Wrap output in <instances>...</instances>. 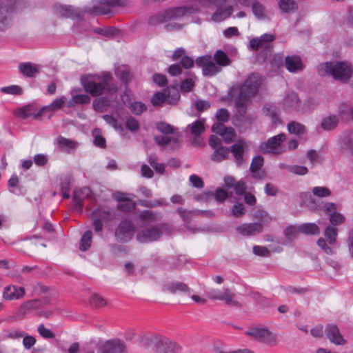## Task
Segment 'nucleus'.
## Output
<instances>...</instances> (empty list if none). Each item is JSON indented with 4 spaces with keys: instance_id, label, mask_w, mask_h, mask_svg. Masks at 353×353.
<instances>
[{
    "instance_id": "obj_1",
    "label": "nucleus",
    "mask_w": 353,
    "mask_h": 353,
    "mask_svg": "<svg viewBox=\"0 0 353 353\" xmlns=\"http://www.w3.org/2000/svg\"><path fill=\"white\" fill-rule=\"evenodd\" d=\"M262 83V76L254 72L248 77L243 84L236 83L230 88L228 97L234 99L238 112L234 120L235 125L240 127L241 123L251 125L255 121L253 115L246 114L247 105L258 94Z\"/></svg>"
},
{
    "instance_id": "obj_2",
    "label": "nucleus",
    "mask_w": 353,
    "mask_h": 353,
    "mask_svg": "<svg viewBox=\"0 0 353 353\" xmlns=\"http://www.w3.org/2000/svg\"><path fill=\"white\" fill-rule=\"evenodd\" d=\"M199 9L193 6L172 7L165 9L154 15L148 19V23L151 26H157L171 20H176L183 17L196 13Z\"/></svg>"
},
{
    "instance_id": "obj_3",
    "label": "nucleus",
    "mask_w": 353,
    "mask_h": 353,
    "mask_svg": "<svg viewBox=\"0 0 353 353\" xmlns=\"http://www.w3.org/2000/svg\"><path fill=\"white\" fill-rule=\"evenodd\" d=\"M28 4V0H0V31L8 28L12 14L22 11Z\"/></svg>"
},
{
    "instance_id": "obj_4",
    "label": "nucleus",
    "mask_w": 353,
    "mask_h": 353,
    "mask_svg": "<svg viewBox=\"0 0 353 353\" xmlns=\"http://www.w3.org/2000/svg\"><path fill=\"white\" fill-rule=\"evenodd\" d=\"M352 66L345 62H326L319 68L320 75H332L334 79L341 81H348L352 74Z\"/></svg>"
},
{
    "instance_id": "obj_5",
    "label": "nucleus",
    "mask_w": 353,
    "mask_h": 353,
    "mask_svg": "<svg viewBox=\"0 0 353 353\" xmlns=\"http://www.w3.org/2000/svg\"><path fill=\"white\" fill-rule=\"evenodd\" d=\"M169 230L167 223H161L141 229L137 234V240L141 243H150L159 241L163 233Z\"/></svg>"
},
{
    "instance_id": "obj_6",
    "label": "nucleus",
    "mask_w": 353,
    "mask_h": 353,
    "mask_svg": "<svg viewBox=\"0 0 353 353\" xmlns=\"http://www.w3.org/2000/svg\"><path fill=\"white\" fill-rule=\"evenodd\" d=\"M125 6V0H100L92 6L86 8V12L94 15H104L112 13L114 8Z\"/></svg>"
},
{
    "instance_id": "obj_7",
    "label": "nucleus",
    "mask_w": 353,
    "mask_h": 353,
    "mask_svg": "<svg viewBox=\"0 0 353 353\" xmlns=\"http://www.w3.org/2000/svg\"><path fill=\"white\" fill-rule=\"evenodd\" d=\"M111 78L110 74H106L103 77L102 82H96L92 78L89 77H82L81 81L86 92L92 96L97 97L101 95L104 92Z\"/></svg>"
},
{
    "instance_id": "obj_8",
    "label": "nucleus",
    "mask_w": 353,
    "mask_h": 353,
    "mask_svg": "<svg viewBox=\"0 0 353 353\" xmlns=\"http://www.w3.org/2000/svg\"><path fill=\"white\" fill-rule=\"evenodd\" d=\"M50 303V299L48 297L32 299L24 302L14 312V314L15 317L23 319L32 311L37 310L39 312L43 306L48 305Z\"/></svg>"
},
{
    "instance_id": "obj_9",
    "label": "nucleus",
    "mask_w": 353,
    "mask_h": 353,
    "mask_svg": "<svg viewBox=\"0 0 353 353\" xmlns=\"http://www.w3.org/2000/svg\"><path fill=\"white\" fill-rule=\"evenodd\" d=\"M245 334L268 345L277 344L276 335L264 327H251L245 332Z\"/></svg>"
},
{
    "instance_id": "obj_10",
    "label": "nucleus",
    "mask_w": 353,
    "mask_h": 353,
    "mask_svg": "<svg viewBox=\"0 0 353 353\" xmlns=\"http://www.w3.org/2000/svg\"><path fill=\"white\" fill-rule=\"evenodd\" d=\"M208 296L212 300L222 301L227 305L240 306L239 303L235 300V294L228 288L223 290L212 289L208 292Z\"/></svg>"
},
{
    "instance_id": "obj_11",
    "label": "nucleus",
    "mask_w": 353,
    "mask_h": 353,
    "mask_svg": "<svg viewBox=\"0 0 353 353\" xmlns=\"http://www.w3.org/2000/svg\"><path fill=\"white\" fill-rule=\"evenodd\" d=\"M134 232L133 223L130 220H123L116 228L114 235L118 242L127 243L132 239Z\"/></svg>"
},
{
    "instance_id": "obj_12",
    "label": "nucleus",
    "mask_w": 353,
    "mask_h": 353,
    "mask_svg": "<svg viewBox=\"0 0 353 353\" xmlns=\"http://www.w3.org/2000/svg\"><path fill=\"white\" fill-rule=\"evenodd\" d=\"M286 137L284 133H281L268 139L260 145V150L263 153H273L279 154L283 152L281 150V143L285 140Z\"/></svg>"
},
{
    "instance_id": "obj_13",
    "label": "nucleus",
    "mask_w": 353,
    "mask_h": 353,
    "mask_svg": "<svg viewBox=\"0 0 353 353\" xmlns=\"http://www.w3.org/2000/svg\"><path fill=\"white\" fill-rule=\"evenodd\" d=\"M197 66L202 68L203 74L212 77L221 71V68L212 60L210 56L199 57L196 59Z\"/></svg>"
},
{
    "instance_id": "obj_14",
    "label": "nucleus",
    "mask_w": 353,
    "mask_h": 353,
    "mask_svg": "<svg viewBox=\"0 0 353 353\" xmlns=\"http://www.w3.org/2000/svg\"><path fill=\"white\" fill-rule=\"evenodd\" d=\"M91 194V190L88 187L75 188L72 196V210L81 213L83 208V201Z\"/></svg>"
},
{
    "instance_id": "obj_15",
    "label": "nucleus",
    "mask_w": 353,
    "mask_h": 353,
    "mask_svg": "<svg viewBox=\"0 0 353 353\" xmlns=\"http://www.w3.org/2000/svg\"><path fill=\"white\" fill-rule=\"evenodd\" d=\"M126 346L124 341L114 339L107 341L101 347L100 353H124Z\"/></svg>"
},
{
    "instance_id": "obj_16",
    "label": "nucleus",
    "mask_w": 353,
    "mask_h": 353,
    "mask_svg": "<svg viewBox=\"0 0 353 353\" xmlns=\"http://www.w3.org/2000/svg\"><path fill=\"white\" fill-rule=\"evenodd\" d=\"M155 345L160 352H176L180 349L179 345L165 337H156Z\"/></svg>"
},
{
    "instance_id": "obj_17",
    "label": "nucleus",
    "mask_w": 353,
    "mask_h": 353,
    "mask_svg": "<svg viewBox=\"0 0 353 353\" xmlns=\"http://www.w3.org/2000/svg\"><path fill=\"white\" fill-rule=\"evenodd\" d=\"M236 230L243 236H254L263 231L261 223H243L237 227Z\"/></svg>"
},
{
    "instance_id": "obj_18",
    "label": "nucleus",
    "mask_w": 353,
    "mask_h": 353,
    "mask_svg": "<svg viewBox=\"0 0 353 353\" xmlns=\"http://www.w3.org/2000/svg\"><path fill=\"white\" fill-rule=\"evenodd\" d=\"M24 294V288L10 285L4 288L3 298L7 301L17 300L22 298Z\"/></svg>"
},
{
    "instance_id": "obj_19",
    "label": "nucleus",
    "mask_w": 353,
    "mask_h": 353,
    "mask_svg": "<svg viewBox=\"0 0 353 353\" xmlns=\"http://www.w3.org/2000/svg\"><path fill=\"white\" fill-rule=\"evenodd\" d=\"M325 334L332 343L343 345L346 343V341L341 334L338 327L335 325H327L325 328Z\"/></svg>"
},
{
    "instance_id": "obj_20",
    "label": "nucleus",
    "mask_w": 353,
    "mask_h": 353,
    "mask_svg": "<svg viewBox=\"0 0 353 353\" xmlns=\"http://www.w3.org/2000/svg\"><path fill=\"white\" fill-rule=\"evenodd\" d=\"M54 14L60 17L70 18L73 17L78 14L77 9L72 6L64 4H56L53 7Z\"/></svg>"
},
{
    "instance_id": "obj_21",
    "label": "nucleus",
    "mask_w": 353,
    "mask_h": 353,
    "mask_svg": "<svg viewBox=\"0 0 353 353\" xmlns=\"http://www.w3.org/2000/svg\"><path fill=\"white\" fill-rule=\"evenodd\" d=\"M245 146L246 143L244 141L239 140L237 143L229 148V152L233 154L238 165H241L244 163L243 154Z\"/></svg>"
},
{
    "instance_id": "obj_22",
    "label": "nucleus",
    "mask_w": 353,
    "mask_h": 353,
    "mask_svg": "<svg viewBox=\"0 0 353 353\" xmlns=\"http://www.w3.org/2000/svg\"><path fill=\"white\" fill-rule=\"evenodd\" d=\"M163 290L169 292L172 294H175L179 292L186 294H190V289L188 285L179 281H173L165 284L163 285Z\"/></svg>"
},
{
    "instance_id": "obj_23",
    "label": "nucleus",
    "mask_w": 353,
    "mask_h": 353,
    "mask_svg": "<svg viewBox=\"0 0 353 353\" xmlns=\"http://www.w3.org/2000/svg\"><path fill=\"white\" fill-rule=\"evenodd\" d=\"M233 12V8L232 6H228L225 8L219 7L216 11L212 14L211 20L216 23L223 21L227 18L230 17Z\"/></svg>"
},
{
    "instance_id": "obj_24",
    "label": "nucleus",
    "mask_w": 353,
    "mask_h": 353,
    "mask_svg": "<svg viewBox=\"0 0 353 353\" xmlns=\"http://www.w3.org/2000/svg\"><path fill=\"white\" fill-rule=\"evenodd\" d=\"M285 65L290 72H296L303 69L301 59L299 56H287L285 59Z\"/></svg>"
},
{
    "instance_id": "obj_25",
    "label": "nucleus",
    "mask_w": 353,
    "mask_h": 353,
    "mask_svg": "<svg viewBox=\"0 0 353 353\" xmlns=\"http://www.w3.org/2000/svg\"><path fill=\"white\" fill-rule=\"evenodd\" d=\"M65 103V98L61 97L59 99H54L49 105L43 107L37 113L34 114V119H39L44 112L47 111H55L61 109Z\"/></svg>"
},
{
    "instance_id": "obj_26",
    "label": "nucleus",
    "mask_w": 353,
    "mask_h": 353,
    "mask_svg": "<svg viewBox=\"0 0 353 353\" xmlns=\"http://www.w3.org/2000/svg\"><path fill=\"white\" fill-rule=\"evenodd\" d=\"M299 197L301 206H305L312 211H316L317 210L318 204L310 192H301L299 194Z\"/></svg>"
},
{
    "instance_id": "obj_27",
    "label": "nucleus",
    "mask_w": 353,
    "mask_h": 353,
    "mask_svg": "<svg viewBox=\"0 0 353 353\" xmlns=\"http://www.w3.org/2000/svg\"><path fill=\"white\" fill-rule=\"evenodd\" d=\"M299 99L295 92H288L283 99L284 109H296L299 106Z\"/></svg>"
},
{
    "instance_id": "obj_28",
    "label": "nucleus",
    "mask_w": 353,
    "mask_h": 353,
    "mask_svg": "<svg viewBox=\"0 0 353 353\" xmlns=\"http://www.w3.org/2000/svg\"><path fill=\"white\" fill-rule=\"evenodd\" d=\"M263 112L266 116L269 117L272 119L273 123L278 124L281 123L279 118V108L274 104H266L263 107Z\"/></svg>"
},
{
    "instance_id": "obj_29",
    "label": "nucleus",
    "mask_w": 353,
    "mask_h": 353,
    "mask_svg": "<svg viewBox=\"0 0 353 353\" xmlns=\"http://www.w3.org/2000/svg\"><path fill=\"white\" fill-rule=\"evenodd\" d=\"M19 70L23 76L29 78L34 77L39 72V67L30 62L20 63Z\"/></svg>"
},
{
    "instance_id": "obj_30",
    "label": "nucleus",
    "mask_w": 353,
    "mask_h": 353,
    "mask_svg": "<svg viewBox=\"0 0 353 353\" xmlns=\"http://www.w3.org/2000/svg\"><path fill=\"white\" fill-rule=\"evenodd\" d=\"M342 149L353 152V131H345L340 137Z\"/></svg>"
},
{
    "instance_id": "obj_31",
    "label": "nucleus",
    "mask_w": 353,
    "mask_h": 353,
    "mask_svg": "<svg viewBox=\"0 0 353 353\" xmlns=\"http://www.w3.org/2000/svg\"><path fill=\"white\" fill-rule=\"evenodd\" d=\"M299 232L307 235H318L320 234L319 226L314 223H306L298 227Z\"/></svg>"
},
{
    "instance_id": "obj_32",
    "label": "nucleus",
    "mask_w": 353,
    "mask_h": 353,
    "mask_svg": "<svg viewBox=\"0 0 353 353\" xmlns=\"http://www.w3.org/2000/svg\"><path fill=\"white\" fill-rule=\"evenodd\" d=\"M205 120L199 119L193 122L192 124H189L187 128L190 130V133L193 136H199L205 131Z\"/></svg>"
},
{
    "instance_id": "obj_33",
    "label": "nucleus",
    "mask_w": 353,
    "mask_h": 353,
    "mask_svg": "<svg viewBox=\"0 0 353 353\" xmlns=\"http://www.w3.org/2000/svg\"><path fill=\"white\" fill-rule=\"evenodd\" d=\"M214 60L219 67H225L229 65L231 60L226 54V53L221 50H218L214 54Z\"/></svg>"
},
{
    "instance_id": "obj_34",
    "label": "nucleus",
    "mask_w": 353,
    "mask_h": 353,
    "mask_svg": "<svg viewBox=\"0 0 353 353\" xmlns=\"http://www.w3.org/2000/svg\"><path fill=\"white\" fill-rule=\"evenodd\" d=\"M338 123V117L335 115H330L322 120L321 127L325 130H332L337 126Z\"/></svg>"
},
{
    "instance_id": "obj_35",
    "label": "nucleus",
    "mask_w": 353,
    "mask_h": 353,
    "mask_svg": "<svg viewBox=\"0 0 353 353\" xmlns=\"http://www.w3.org/2000/svg\"><path fill=\"white\" fill-rule=\"evenodd\" d=\"M228 152L229 148L223 146L218 147L211 155V159L216 162H220L227 158Z\"/></svg>"
},
{
    "instance_id": "obj_36",
    "label": "nucleus",
    "mask_w": 353,
    "mask_h": 353,
    "mask_svg": "<svg viewBox=\"0 0 353 353\" xmlns=\"http://www.w3.org/2000/svg\"><path fill=\"white\" fill-rule=\"evenodd\" d=\"M110 105V101L107 97H101L93 101L92 106L95 111L103 112Z\"/></svg>"
},
{
    "instance_id": "obj_37",
    "label": "nucleus",
    "mask_w": 353,
    "mask_h": 353,
    "mask_svg": "<svg viewBox=\"0 0 353 353\" xmlns=\"http://www.w3.org/2000/svg\"><path fill=\"white\" fill-rule=\"evenodd\" d=\"M92 232L90 230L86 231L82 236L80 241L79 249L81 251L88 250L92 243Z\"/></svg>"
},
{
    "instance_id": "obj_38",
    "label": "nucleus",
    "mask_w": 353,
    "mask_h": 353,
    "mask_svg": "<svg viewBox=\"0 0 353 353\" xmlns=\"http://www.w3.org/2000/svg\"><path fill=\"white\" fill-rule=\"evenodd\" d=\"M279 6L284 12H292L297 9V4L294 0H280Z\"/></svg>"
},
{
    "instance_id": "obj_39",
    "label": "nucleus",
    "mask_w": 353,
    "mask_h": 353,
    "mask_svg": "<svg viewBox=\"0 0 353 353\" xmlns=\"http://www.w3.org/2000/svg\"><path fill=\"white\" fill-rule=\"evenodd\" d=\"M92 218H96L102 221H107L110 219V212L103 208H97L92 212Z\"/></svg>"
},
{
    "instance_id": "obj_40",
    "label": "nucleus",
    "mask_w": 353,
    "mask_h": 353,
    "mask_svg": "<svg viewBox=\"0 0 353 353\" xmlns=\"http://www.w3.org/2000/svg\"><path fill=\"white\" fill-rule=\"evenodd\" d=\"M236 132L232 127H226V128L221 133V136L226 143H230L234 141L236 138Z\"/></svg>"
},
{
    "instance_id": "obj_41",
    "label": "nucleus",
    "mask_w": 353,
    "mask_h": 353,
    "mask_svg": "<svg viewBox=\"0 0 353 353\" xmlns=\"http://www.w3.org/2000/svg\"><path fill=\"white\" fill-rule=\"evenodd\" d=\"M288 130L290 133L295 134H303L305 132V126L296 121L289 123L288 125Z\"/></svg>"
},
{
    "instance_id": "obj_42",
    "label": "nucleus",
    "mask_w": 353,
    "mask_h": 353,
    "mask_svg": "<svg viewBox=\"0 0 353 353\" xmlns=\"http://www.w3.org/2000/svg\"><path fill=\"white\" fill-rule=\"evenodd\" d=\"M154 141L157 145L165 146L170 143L171 142H174V143H178V137H170L165 135H159L154 137Z\"/></svg>"
},
{
    "instance_id": "obj_43",
    "label": "nucleus",
    "mask_w": 353,
    "mask_h": 353,
    "mask_svg": "<svg viewBox=\"0 0 353 353\" xmlns=\"http://www.w3.org/2000/svg\"><path fill=\"white\" fill-rule=\"evenodd\" d=\"M324 235L330 244L334 243L337 236V230L336 228L329 225L325 228Z\"/></svg>"
},
{
    "instance_id": "obj_44",
    "label": "nucleus",
    "mask_w": 353,
    "mask_h": 353,
    "mask_svg": "<svg viewBox=\"0 0 353 353\" xmlns=\"http://www.w3.org/2000/svg\"><path fill=\"white\" fill-rule=\"evenodd\" d=\"M177 212L179 214L180 216L183 219V221L187 223L190 222L193 216H196L199 214V211H188L182 208H179L177 209Z\"/></svg>"
},
{
    "instance_id": "obj_45",
    "label": "nucleus",
    "mask_w": 353,
    "mask_h": 353,
    "mask_svg": "<svg viewBox=\"0 0 353 353\" xmlns=\"http://www.w3.org/2000/svg\"><path fill=\"white\" fill-rule=\"evenodd\" d=\"M166 89L164 90L163 92H156L152 98V103L154 106L161 105L164 102H166L167 95H166Z\"/></svg>"
},
{
    "instance_id": "obj_46",
    "label": "nucleus",
    "mask_w": 353,
    "mask_h": 353,
    "mask_svg": "<svg viewBox=\"0 0 353 353\" xmlns=\"http://www.w3.org/2000/svg\"><path fill=\"white\" fill-rule=\"evenodd\" d=\"M117 74L119 77L121 81L125 84V87H128V83L132 80L133 75L131 72L127 68L119 69L117 72Z\"/></svg>"
},
{
    "instance_id": "obj_47",
    "label": "nucleus",
    "mask_w": 353,
    "mask_h": 353,
    "mask_svg": "<svg viewBox=\"0 0 353 353\" xmlns=\"http://www.w3.org/2000/svg\"><path fill=\"white\" fill-rule=\"evenodd\" d=\"M157 129L164 134H174V128L172 125L165 122H158L156 124Z\"/></svg>"
},
{
    "instance_id": "obj_48",
    "label": "nucleus",
    "mask_w": 353,
    "mask_h": 353,
    "mask_svg": "<svg viewBox=\"0 0 353 353\" xmlns=\"http://www.w3.org/2000/svg\"><path fill=\"white\" fill-rule=\"evenodd\" d=\"M102 118L107 123L112 126L116 130L120 132L123 131V126L118 123V120L114 117L112 115L105 114L102 116Z\"/></svg>"
},
{
    "instance_id": "obj_49",
    "label": "nucleus",
    "mask_w": 353,
    "mask_h": 353,
    "mask_svg": "<svg viewBox=\"0 0 353 353\" xmlns=\"http://www.w3.org/2000/svg\"><path fill=\"white\" fill-rule=\"evenodd\" d=\"M166 102L169 104H176L180 98L179 92L175 89H166Z\"/></svg>"
},
{
    "instance_id": "obj_50",
    "label": "nucleus",
    "mask_w": 353,
    "mask_h": 353,
    "mask_svg": "<svg viewBox=\"0 0 353 353\" xmlns=\"http://www.w3.org/2000/svg\"><path fill=\"white\" fill-rule=\"evenodd\" d=\"M264 159L261 156H256L252 159L250 170L252 172H256L263 165Z\"/></svg>"
},
{
    "instance_id": "obj_51",
    "label": "nucleus",
    "mask_w": 353,
    "mask_h": 353,
    "mask_svg": "<svg viewBox=\"0 0 353 353\" xmlns=\"http://www.w3.org/2000/svg\"><path fill=\"white\" fill-rule=\"evenodd\" d=\"M1 91L5 94L21 95L23 93L22 88L16 85H12L7 87H3L1 88Z\"/></svg>"
},
{
    "instance_id": "obj_52",
    "label": "nucleus",
    "mask_w": 353,
    "mask_h": 353,
    "mask_svg": "<svg viewBox=\"0 0 353 353\" xmlns=\"http://www.w3.org/2000/svg\"><path fill=\"white\" fill-rule=\"evenodd\" d=\"M140 219L144 221H159L161 216H159L158 214L151 210H143L140 214Z\"/></svg>"
},
{
    "instance_id": "obj_53",
    "label": "nucleus",
    "mask_w": 353,
    "mask_h": 353,
    "mask_svg": "<svg viewBox=\"0 0 353 353\" xmlns=\"http://www.w3.org/2000/svg\"><path fill=\"white\" fill-rule=\"evenodd\" d=\"M252 10L254 14L259 19H262L265 17L264 12L265 8L263 5L259 2H255L252 4Z\"/></svg>"
},
{
    "instance_id": "obj_54",
    "label": "nucleus",
    "mask_w": 353,
    "mask_h": 353,
    "mask_svg": "<svg viewBox=\"0 0 353 353\" xmlns=\"http://www.w3.org/2000/svg\"><path fill=\"white\" fill-rule=\"evenodd\" d=\"M90 303L96 307H101L106 305V301L98 294H94L90 298Z\"/></svg>"
},
{
    "instance_id": "obj_55",
    "label": "nucleus",
    "mask_w": 353,
    "mask_h": 353,
    "mask_svg": "<svg viewBox=\"0 0 353 353\" xmlns=\"http://www.w3.org/2000/svg\"><path fill=\"white\" fill-rule=\"evenodd\" d=\"M139 121L132 117H129L125 121V128L131 132H137L139 129Z\"/></svg>"
},
{
    "instance_id": "obj_56",
    "label": "nucleus",
    "mask_w": 353,
    "mask_h": 353,
    "mask_svg": "<svg viewBox=\"0 0 353 353\" xmlns=\"http://www.w3.org/2000/svg\"><path fill=\"white\" fill-rule=\"evenodd\" d=\"M130 110L134 114L139 115L147 110V106L141 102H134L130 105Z\"/></svg>"
},
{
    "instance_id": "obj_57",
    "label": "nucleus",
    "mask_w": 353,
    "mask_h": 353,
    "mask_svg": "<svg viewBox=\"0 0 353 353\" xmlns=\"http://www.w3.org/2000/svg\"><path fill=\"white\" fill-rule=\"evenodd\" d=\"M287 170L291 173L297 174V175H305L307 173L308 170L305 166L301 165H292V166H286Z\"/></svg>"
},
{
    "instance_id": "obj_58",
    "label": "nucleus",
    "mask_w": 353,
    "mask_h": 353,
    "mask_svg": "<svg viewBox=\"0 0 353 353\" xmlns=\"http://www.w3.org/2000/svg\"><path fill=\"white\" fill-rule=\"evenodd\" d=\"M314 195L318 197H327L331 194L330 190L326 187L316 186L312 189Z\"/></svg>"
},
{
    "instance_id": "obj_59",
    "label": "nucleus",
    "mask_w": 353,
    "mask_h": 353,
    "mask_svg": "<svg viewBox=\"0 0 353 353\" xmlns=\"http://www.w3.org/2000/svg\"><path fill=\"white\" fill-rule=\"evenodd\" d=\"M37 331L44 339H54L55 337V334L50 329L46 328L43 324L38 326Z\"/></svg>"
},
{
    "instance_id": "obj_60",
    "label": "nucleus",
    "mask_w": 353,
    "mask_h": 353,
    "mask_svg": "<svg viewBox=\"0 0 353 353\" xmlns=\"http://www.w3.org/2000/svg\"><path fill=\"white\" fill-rule=\"evenodd\" d=\"M24 332L18 330H10L5 332L3 338L16 339L23 337Z\"/></svg>"
},
{
    "instance_id": "obj_61",
    "label": "nucleus",
    "mask_w": 353,
    "mask_h": 353,
    "mask_svg": "<svg viewBox=\"0 0 353 353\" xmlns=\"http://www.w3.org/2000/svg\"><path fill=\"white\" fill-rule=\"evenodd\" d=\"M232 214L235 217H241L245 214V206L242 203H237L232 208Z\"/></svg>"
},
{
    "instance_id": "obj_62",
    "label": "nucleus",
    "mask_w": 353,
    "mask_h": 353,
    "mask_svg": "<svg viewBox=\"0 0 353 353\" xmlns=\"http://www.w3.org/2000/svg\"><path fill=\"white\" fill-rule=\"evenodd\" d=\"M330 221L333 225H339L345 221V217L341 213L336 212L330 214Z\"/></svg>"
},
{
    "instance_id": "obj_63",
    "label": "nucleus",
    "mask_w": 353,
    "mask_h": 353,
    "mask_svg": "<svg viewBox=\"0 0 353 353\" xmlns=\"http://www.w3.org/2000/svg\"><path fill=\"white\" fill-rule=\"evenodd\" d=\"M216 119L219 122H227L230 119V113L225 108H221L218 110L216 114Z\"/></svg>"
},
{
    "instance_id": "obj_64",
    "label": "nucleus",
    "mask_w": 353,
    "mask_h": 353,
    "mask_svg": "<svg viewBox=\"0 0 353 353\" xmlns=\"http://www.w3.org/2000/svg\"><path fill=\"white\" fill-rule=\"evenodd\" d=\"M94 32L103 36H113L116 32V28L114 27L97 28L94 29Z\"/></svg>"
}]
</instances>
